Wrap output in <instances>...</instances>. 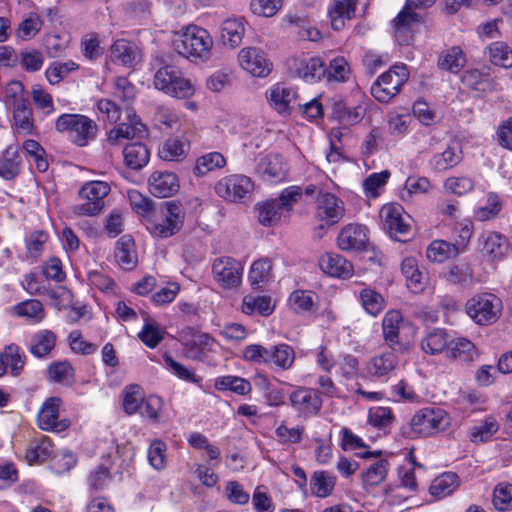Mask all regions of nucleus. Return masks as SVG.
<instances>
[{
  "instance_id": "nucleus-60",
  "label": "nucleus",
  "mask_w": 512,
  "mask_h": 512,
  "mask_svg": "<svg viewBox=\"0 0 512 512\" xmlns=\"http://www.w3.org/2000/svg\"><path fill=\"white\" fill-rule=\"evenodd\" d=\"M242 312L251 315L255 312L262 316H269L273 312L271 298L267 296H251L244 297L242 302Z\"/></svg>"
},
{
  "instance_id": "nucleus-20",
  "label": "nucleus",
  "mask_w": 512,
  "mask_h": 512,
  "mask_svg": "<svg viewBox=\"0 0 512 512\" xmlns=\"http://www.w3.org/2000/svg\"><path fill=\"white\" fill-rule=\"evenodd\" d=\"M481 253L492 261L503 259L510 248L507 237L499 232L483 233L478 239Z\"/></svg>"
},
{
  "instance_id": "nucleus-25",
  "label": "nucleus",
  "mask_w": 512,
  "mask_h": 512,
  "mask_svg": "<svg viewBox=\"0 0 512 512\" xmlns=\"http://www.w3.org/2000/svg\"><path fill=\"white\" fill-rule=\"evenodd\" d=\"M257 172L264 180L280 182L286 178L287 168L280 154L270 153L260 159L257 164Z\"/></svg>"
},
{
  "instance_id": "nucleus-43",
  "label": "nucleus",
  "mask_w": 512,
  "mask_h": 512,
  "mask_svg": "<svg viewBox=\"0 0 512 512\" xmlns=\"http://www.w3.org/2000/svg\"><path fill=\"white\" fill-rule=\"evenodd\" d=\"M272 278V261L261 258L254 261L250 267L248 279L252 287L262 289Z\"/></svg>"
},
{
  "instance_id": "nucleus-6",
  "label": "nucleus",
  "mask_w": 512,
  "mask_h": 512,
  "mask_svg": "<svg viewBox=\"0 0 512 512\" xmlns=\"http://www.w3.org/2000/svg\"><path fill=\"white\" fill-rule=\"evenodd\" d=\"M409 79V72L405 64L394 65L382 73L371 86L372 96L381 103H388L397 96L403 85Z\"/></svg>"
},
{
  "instance_id": "nucleus-61",
  "label": "nucleus",
  "mask_w": 512,
  "mask_h": 512,
  "mask_svg": "<svg viewBox=\"0 0 512 512\" xmlns=\"http://www.w3.org/2000/svg\"><path fill=\"white\" fill-rule=\"evenodd\" d=\"M111 468L112 464L107 459L90 472L87 479L90 490L100 491L108 485L111 480Z\"/></svg>"
},
{
  "instance_id": "nucleus-51",
  "label": "nucleus",
  "mask_w": 512,
  "mask_h": 512,
  "mask_svg": "<svg viewBox=\"0 0 512 512\" xmlns=\"http://www.w3.org/2000/svg\"><path fill=\"white\" fill-rule=\"evenodd\" d=\"M466 64V57L462 49L453 46L442 52L438 59V66L451 73H458Z\"/></svg>"
},
{
  "instance_id": "nucleus-46",
  "label": "nucleus",
  "mask_w": 512,
  "mask_h": 512,
  "mask_svg": "<svg viewBox=\"0 0 512 512\" xmlns=\"http://www.w3.org/2000/svg\"><path fill=\"white\" fill-rule=\"evenodd\" d=\"M401 271L407 281V287L414 293L424 289V277L414 257H406L401 263Z\"/></svg>"
},
{
  "instance_id": "nucleus-21",
  "label": "nucleus",
  "mask_w": 512,
  "mask_h": 512,
  "mask_svg": "<svg viewBox=\"0 0 512 512\" xmlns=\"http://www.w3.org/2000/svg\"><path fill=\"white\" fill-rule=\"evenodd\" d=\"M368 229L365 225L348 224L338 235V247L342 251H361L368 243Z\"/></svg>"
},
{
  "instance_id": "nucleus-5",
  "label": "nucleus",
  "mask_w": 512,
  "mask_h": 512,
  "mask_svg": "<svg viewBox=\"0 0 512 512\" xmlns=\"http://www.w3.org/2000/svg\"><path fill=\"white\" fill-rule=\"evenodd\" d=\"M153 84L156 89L179 99L189 98L195 93L194 85L174 65L159 68L154 74Z\"/></svg>"
},
{
  "instance_id": "nucleus-50",
  "label": "nucleus",
  "mask_w": 512,
  "mask_h": 512,
  "mask_svg": "<svg viewBox=\"0 0 512 512\" xmlns=\"http://www.w3.org/2000/svg\"><path fill=\"white\" fill-rule=\"evenodd\" d=\"M6 368L10 369L13 376H18L26 363V355L24 351L16 344H10L4 348L1 353Z\"/></svg>"
},
{
  "instance_id": "nucleus-57",
  "label": "nucleus",
  "mask_w": 512,
  "mask_h": 512,
  "mask_svg": "<svg viewBox=\"0 0 512 512\" xmlns=\"http://www.w3.org/2000/svg\"><path fill=\"white\" fill-rule=\"evenodd\" d=\"M135 96V86L127 77L120 76L114 80L113 97L124 104L123 109L125 112L132 110L130 106L133 103Z\"/></svg>"
},
{
  "instance_id": "nucleus-19",
  "label": "nucleus",
  "mask_w": 512,
  "mask_h": 512,
  "mask_svg": "<svg viewBox=\"0 0 512 512\" xmlns=\"http://www.w3.org/2000/svg\"><path fill=\"white\" fill-rule=\"evenodd\" d=\"M403 324V316L398 310H389L382 320V334L385 343L393 350L404 352L407 345L400 339V328Z\"/></svg>"
},
{
  "instance_id": "nucleus-3",
  "label": "nucleus",
  "mask_w": 512,
  "mask_h": 512,
  "mask_svg": "<svg viewBox=\"0 0 512 512\" xmlns=\"http://www.w3.org/2000/svg\"><path fill=\"white\" fill-rule=\"evenodd\" d=\"M55 129L66 133L73 144L84 147L93 141L98 133L97 123L86 115L62 114L55 122Z\"/></svg>"
},
{
  "instance_id": "nucleus-11",
  "label": "nucleus",
  "mask_w": 512,
  "mask_h": 512,
  "mask_svg": "<svg viewBox=\"0 0 512 512\" xmlns=\"http://www.w3.org/2000/svg\"><path fill=\"white\" fill-rule=\"evenodd\" d=\"M243 266L232 257H218L212 264L214 280L224 289H233L240 286Z\"/></svg>"
},
{
  "instance_id": "nucleus-13",
  "label": "nucleus",
  "mask_w": 512,
  "mask_h": 512,
  "mask_svg": "<svg viewBox=\"0 0 512 512\" xmlns=\"http://www.w3.org/2000/svg\"><path fill=\"white\" fill-rule=\"evenodd\" d=\"M290 404L302 417L317 415L322 408V399L315 389L298 387L289 397Z\"/></svg>"
},
{
  "instance_id": "nucleus-37",
  "label": "nucleus",
  "mask_w": 512,
  "mask_h": 512,
  "mask_svg": "<svg viewBox=\"0 0 512 512\" xmlns=\"http://www.w3.org/2000/svg\"><path fill=\"white\" fill-rule=\"evenodd\" d=\"M124 162L127 167L134 170L142 169L147 165L150 153L141 142H134L125 146L123 150Z\"/></svg>"
},
{
  "instance_id": "nucleus-55",
  "label": "nucleus",
  "mask_w": 512,
  "mask_h": 512,
  "mask_svg": "<svg viewBox=\"0 0 512 512\" xmlns=\"http://www.w3.org/2000/svg\"><path fill=\"white\" fill-rule=\"evenodd\" d=\"M226 165V158L220 152H210L196 160L193 173L198 176H204L211 171L221 169Z\"/></svg>"
},
{
  "instance_id": "nucleus-29",
  "label": "nucleus",
  "mask_w": 512,
  "mask_h": 512,
  "mask_svg": "<svg viewBox=\"0 0 512 512\" xmlns=\"http://www.w3.org/2000/svg\"><path fill=\"white\" fill-rule=\"evenodd\" d=\"M319 267L327 275L348 278L353 274V265L337 253H326L319 258Z\"/></svg>"
},
{
  "instance_id": "nucleus-33",
  "label": "nucleus",
  "mask_w": 512,
  "mask_h": 512,
  "mask_svg": "<svg viewBox=\"0 0 512 512\" xmlns=\"http://www.w3.org/2000/svg\"><path fill=\"white\" fill-rule=\"evenodd\" d=\"M449 343V335L445 329L433 328L422 338L420 345L426 354L436 355L447 350Z\"/></svg>"
},
{
  "instance_id": "nucleus-38",
  "label": "nucleus",
  "mask_w": 512,
  "mask_h": 512,
  "mask_svg": "<svg viewBox=\"0 0 512 512\" xmlns=\"http://www.w3.org/2000/svg\"><path fill=\"white\" fill-rule=\"evenodd\" d=\"M141 315L144 320V325L142 330L138 333V337L147 347L151 349L156 348L163 340L165 331L155 320L151 319L146 312L142 311Z\"/></svg>"
},
{
  "instance_id": "nucleus-31",
  "label": "nucleus",
  "mask_w": 512,
  "mask_h": 512,
  "mask_svg": "<svg viewBox=\"0 0 512 512\" xmlns=\"http://www.w3.org/2000/svg\"><path fill=\"white\" fill-rule=\"evenodd\" d=\"M115 260L124 270H132L137 265L134 240L129 235L122 236L115 247Z\"/></svg>"
},
{
  "instance_id": "nucleus-17",
  "label": "nucleus",
  "mask_w": 512,
  "mask_h": 512,
  "mask_svg": "<svg viewBox=\"0 0 512 512\" xmlns=\"http://www.w3.org/2000/svg\"><path fill=\"white\" fill-rule=\"evenodd\" d=\"M421 22V16L415 12L412 0H407L402 10L393 19L395 36L402 45H407L412 38L413 26Z\"/></svg>"
},
{
  "instance_id": "nucleus-39",
  "label": "nucleus",
  "mask_w": 512,
  "mask_h": 512,
  "mask_svg": "<svg viewBox=\"0 0 512 512\" xmlns=\"http://www.w3.org/2000/svg\"><path fill=\"white\" fill-rule=\"evenodd\" d=\"M21 157L15 147L9 146L0 156V177L13 180L20 173Z\"/></svg>"
},
{
  "instance_id": "nucleus-45",
  "label": "nucleus",
  "mask_w": 512,
  "mask_h": 512,
  "mask_svg": "<svg viewBox=\"0 0 512 512\" xmlns=\"http://www.w3.org/2000/svg\"><path fill=\"white\" fill-rule=\"evenodd\" d=\"M351 68L348 61L343 56H337L330 60L329 65L325 66V77L327 83H345L350 79Z\"/></svg>"
},
{
  "instance_id": "nucleus-22",
  "label": "nucleus",
  "mask_w": 512,
  "mask_h": 512,
  "mask_svg": "<svg viewBox=\"0 0 512 512\" xmlns=\"http://www.w3.org/2000/svg\"><path fill=\"white\" fill-rule=\"evenodd\" d=\"M395 352L387 351L370 358L366 366L368 374L377 380L387 381L399 363Z\"/></svg>"
},
{
  "instance_id": "nucleus-49",
  "label": "nucleus",
  "mask_w": 512,
  "mask_h": 512,
  "mask_svg": "<svg viewBox=\"0 0 512 512\" xmlns=\"http://www.w3.org/2000/svg\"><path fill=\"white\" fill-rule=\"evenodd\" d=\"M214 387L218 391H230L238 395H246L252 390L251 383L248 380L234 375L217 377Z\"/></svg>"
},
{
  "instance_id": "nucleus-54",
  "label": "nucleus",
  "mask_w": 512,
  "mask_h": 512,
  "mask_svg": "<svg viewBox=\"0 0 512 512\" xmlns=\"http://www.w3.org/2000/svg\"><path fill=\"white\" fill-rule=\"evenodd\" d=\"M336 484V477L327 471H316L311 477V491L320 498L331 495Z\"/></svg>"
},
{
  "instance_id": "nucleus-1",
  "label": "nucleus",
  "mask_w": 512,
  "mask_h": 512,
  "mask_svg": "<svg viewBox=\"0 0 512 512\" xmlns=\"http://www.w3.org/2000/svg\"><path fill=\"white\" fill-rule=\"evenodd\" d=\"M175 51L191 61H208L212 55L213 39L210 33L197 25L180 30L173 40Z\"/></svg>"
},
{
  "instance_id": "nucleus-2",
  "label": "nucleus",
  "mask_w": 512,
  "mask_h": 512,
  "mask_svg": "<svg viewBox=\"0 0 512 512\" xmlns=\"http://www.w3.org/2000/svg\"><path fill=\"white\" fill-rule=\"evenodd\" d=\"M450 425L447 412L439 407H424L418 410L409 424L401 427L406 438L429 437L444 431Z\"/></svg>"
},
{
  "instance_id": "nucleus-9",
  "label": "nucleus",
  "mask_w": 512,
  "mask_h": 512,
  "mask_svg": "<svg viewBox=\"0 0 512 512\" xmlns=\"http://www.w3.org/2000/svg\"><path fill=\"white\" fill-rule=\"evenodd\" d=\"M384 230L391 238L406 242L412 235L411 217L404 212L399 204H386L380 210Z\"/></svg>"
},
{
  "instance_id": "nucleus-7",
  "label": "nucleus",
  "mask_w": 512,
  "mask_h": 512,
  "mask_svg": "<svg viewBox=\"0 0 512 512\" xmlns=\"http://www.w3.org/2000/svg\"><path fill=\"white\" fill-rule=\"evenodd\" d=\"M465 310L476 324L491 325L501 315L502 301L492 293H480L466 302Z\"/></svg>"
},
{
  "instance_id": "nucleus-58",
  "label": "nucleus",
  "mask_w": 512,
  "mask_h": 512,
  "mask_svg": "<svg viewBox=\"0 0 512 512\" xmlns=\"http://www.w3.org/2000/svg\"><path fill=\"white\" fill-rule=\"evenodd\" d=\"M359 299L364 310L374 317L380 314L386 305L382 294L372 288H364L361 290Z\"/></svg>"
},
{
  "instance_id": "nucleus-48",
  "label": "nucleus",
  "mask_w": 512,
  "mask_h": 512,
  "mask_svg": "<svg viewBox=\"0 0 512 512\" xmlns=\"http://www.w3.org/2000/svg\"><path fill=\"white\" fill-rule=\"evenodd\" d=\"M294 361L295 351L290 345L280 343L270 347L269 365H274L281 370H289Z\"/></svg>"
},
{
  "instance_id": "nucleus-18",
  "label": "nucleus",
  "mask_w": 512,
  "mask_h": 512,
  "mask_svg": "<svg viewBox=\"0 0 512 512\" xmlns=\"http://www.w3.org/2000/svg\"><path fill=\"white\" fill-rule=\"evenodd\" d=\"M126 118L127 122H121L109 131L107 141L110 144L118 145L121 144L122 140L142 137L146 134L145 125L140 122L133 110L126 112Z\"/></svg>"
},
{
  "instance_id": "nucleus-47",
  "label": "nucleus",
  "mask_w": 512,
  "mask_h": 512,
  "mask_svg": "<svg viewBox=\"0 0 512 512\" xmlns=\"http://www.w3.org/2000/svg\"><path fill=\"white\" fill-rule=\"evenodd\" d=\"M395 420L390 407H371L367 414V423L373 428L388 433Z\"/></svg>"
},
{
  "instance_id": "nucleus-24",
  "label": "nucleus",
  "mask_w": 512,
  "mask_h": 512,
  "mask_svg": "<svg viewBox=\"0 0 512 512\" xmlns=\"http://www.w3.org/2000/svg\"><path fill=\"white\" fill-rule=\"evenodd\" d=\"M149 191L159 198L173 195L179 189V180L175 173L169 171H155L148 180Z\"/></svg>"
},
{
  "instance_id": "nucleus-36",
  "label": "nucleus",
  "mask_w": 512,
  "mask_h": 512,
  "mask_svg": "<svg viewBox=\"0 0 512 512\" xmlns=\"http://www.w3.org/2000/svg\"><path fill=\"white\" fill-rule=\"evenodd\" d=\"M267 98L275 110L284 113L289 110L290 104L296 99V92L290 87L276 84L267 91Z\"/></svg>"
},
{
  "instance_id": "nucleus-42",
  "label": "nucleus",
  "mask_w": 512,
  "mask_h": 512,
  "mask_svg": "<svg viewBox=\"0 0 512 512\" xmlns=\"http://www.w3.org/2000/svg\"><path fill=\"white\" fill-rule=\"evenodd\" d=\"M447 356L462 362L473 361L478 356L476 346L466 338L450 340Z\"/></svg>"
},
{
  "instance_id": "nucleus-35",
  "label": "nucleus",
  "mask_w": 512,
  "mask_h": 512,
  "mask_svg": "<svg viewBox=\"0 0 512 512\" xmlns=\"http://www.w3.org/2000/svg\"><path fill=\"white\" fill-rule=\"evenodd\" d=\"M53 455L52 441L48 436L40 435L26 449L25 458L30 464L43 463Z\"/></svg>"
},
{
  "instance_id": "nucleus-26",
  "label": "nucleus",
  "mask_w": 512,
  "mask_h": 512,
  "mask_svg": "<svg viewBox=\"0 0 512 512\" xmlns=\"http://www.w3.org/2000/svg\"><path fill=\"white\" fill-rule=\"evenodd\" d=\"M294 67L297 75L306 82H318L325 77V64L318 56L297 58Z\"/></svg>"
},
{
  "instance_id": "nucleus-41",
  "label": "nucleus",
  "mask_w": 512,
  "mask_h": 512,
  "mask_svg": "<svg viewBox=\"0 0 512 512\" xmlns=\"http://www.w3.org/2000/svg\"><path fill=\"white\" fill-rule=\"evenodd\" d=\"M460 250L456 244L444 240L432 241L426 249V257L429 261L443 263L449 258L457 257Z\"/></svg>"
},
{
  "instance_id": "nucleus-44",
  "label": "nucleus",
  "mask_w": 512,
  "mask_h": 512,
  "mask_svg": "<svg viewBox=\"0 0 512 512\" xmlns=\"http://www.w3.org/2000/svg\"><path fill=\"white\" fill-rule=\"evenodd\" d=\"M458 486V476L453 472H445L432 481L429 491L436 499H442L450 496Z\"/></svg>"
},
{
  "instance_id": "nucleus-15",
  "label": "nucleus",
  "mask_w": 512,
  "mask_h": 512,
  "mask_svg": "<svg viewBox=\"0 0 512 512\" xmlns=\"http://www.w3.org/2000/svg\"><path fill=\"white\" fill-rule=\"evenodd\" d=\"M344 202L332 193H320L316 201V217L326 225L337 224L344 216Z\"/></svg>"
},
{
  "instance_id": "nucleus-23",
  "label": "nucleus",
  "mask_w": 512,
  "mask_h": 512,
  "mask_svg": "<svg viewBox=\"0 0 512 512\" xmlns=\"http://www.w3.org/2000/svg\"><path fill=\"white\" fill-rule=\"evenodd\" d=\"M357 3L358 0H330L327 15L333 30H342L346 22L354 18Z\"/></svg>"
},
{
  "instance_id": "nucleus-12",
  "label": "nucleus",
  "mask_w": 512,
  "mask_h": 512,
  "mask_svg": "<svg viewBox=\"0 0 512 512\" xmlns=\"http://www.w3.org/2000/svg\"><path fill=\"white\" fill-rule=\"evenodd\" d=\"M60 405L61 399L58 397H50L42 404L37 415V423L41 430L62 432L70 426L68 419H59Z\"/></svg>"
},
{
  "instance_id": "nucleus-28",
  "label": "nucleus",
  "mask_w": 512,
  "mask_h": 512,
  "mask_svg": "<svg viewBox=\"0 0 512 512\" xmlns=\"http://www.w3.org/2000/svg\"><path fill=\"white\" fill-rule=\"evenodd\" d=\"M57 335L49 329H41L33 333L27 349L35 358L47 357L56 347Z\"/></svg>"
},
{
  "instance_id": "nucleus-59",
  "label": "nucleus",
  "mask_w": 512,
  "mask_h": 512,
  "mask_svg": "<svg viewBox=\"0 0 512 512\" xmlns=\"http://www.w3.org/2000/svg\"><path fill=\"white\" fill-rule=\"evenodd\" d=\"M502 208L503 203L500 196L495 192H489L486 204L475 209L474 218L481 222L493 220L499 215Z\"/></svg>"
},
{
  "instance_id": "nucleus-14",
  "label": "nucleus",
  "mask_w": 512,
  "mask_h": 512,
  "mask_svg": "<svg viewBox=\"0 0 512 512\" xmlns=\"http://www.w3.org/2000/svg\"><path fill=\"white\" fill-rule=\"evenodd\" d=\"M238 60L241 67L254 77H266L272 69V63L260 48H243L238 54Z\"/></svg>"
},
{
  "instance_id": "nucleus-62",
  "label": "nucleus",
  "mask_w": 512,
  "mask_h": 512,
  "mask_svg": "<svg viewBox=\"0 0 512 512\" xmlns=\"http://www.w3.org/2000/svg\"><path fill=\"white\" fill-rule=\"evenodd\" d=\"M79 68L80 66L72 60L66 62L56 61L48 66L45 75L50 84L56 85L71 72L77 71Z\"/></svg>"
},
{
  "instance_id": "nucleus-27",
  "label": "nucleus",
  "mask_w": 512,
  "mask_h": 512,
  "mask_svg": "<svg viewBox=\"0 0 512 512\" xmlns=\"http://www.w3.org/2000/svg\"><path fill=\"white\" fill-rule=\"evenodd\" d=\"M8 110L12 112V128L17 135L28 136L35 133L36 126L30 101Z\"/></svg>"
},
{
  "instance_id": "nucleus-4",
  "label": "nucleus",
  "mask_w": 512,
  "mask_h": 512,
  "mask_svg": "<svg viewBox=\"0 0 512 512\" xmlns=\"http://www.w3.org/2000/svg\"><path fill=\"white\" fill-rule=\"evenodd\" d=\"M111 191L110 185L105 181H88L79 189L80 203L72 207L77 216L94 217L102 213L105 208V199Z\"/></svg>"
},
{
  "instance_id": "nucleus-53",
  "label": "nucleus",
  "mask_w": 512,
  "mask_h": 512,
  "mask_svg": "<svg viewBox=\"0 0 512 512\" xmlns=\"http://www.w3.org/2000/svg\"><path fill=\"white\" fill-rule=\"evenodd\" d=\"M14 313L37 324L44 320L46 314L43 304L37 299H28L14 306Z\"/></svg>"
},
{
  "instance_id": "nucleus-56",
  "label": "nucleus",
  "mask_w": 512,
  "mask_h": 512,
  "mask_svg": "<svg viewBox=\"0 0 512 512\" xmlns=\"http://www.w3.org/2000/svg\"><path fill=\"white\" fill-rule=\"evenodd\" d=\"M215 340L208 334H201L195 337L187 345V354L190 358L204 361L208 358V354L213 350Z\"/></svg>"
},
{
  "instance_id": "nucleus-30",
  "label": "nucleus",
  "mask_w": 512,
  "mask_h": 512,
  "mask_svg": "<svg viewBox=\"0 0 512 512\" xmlns=\"http://www.w3.org/2000/svg\"><path fill=\"white\" fill-rule=\"evenodd\" d=\"M463 159L461 146L452 142L442 152L435 153L429 160L430 167L436 172H443L457 166Z\"/></svg>"
},
{
  "instance_id": "nucleus-16",
  "label": "nucleus",
  "mask_w": 512,
  "mask_h": 512,
  "mask_svg": "<svg viewBox=\"0 0 512 512\" xmlns=\"http://www.w3.org/2000/svg\"><path fill=\"white\" fill-rule=\"evenodd\" d=\"M110 59L114 64L133 68L142 60L139 46L127 39H117L110 46Z\"/></svg>"
},
{
  "instance_id": "nucleus-52",
  "label": "nucleus",
  "mask_w": 512,
  "mask_h": 512,
  "mask_svg": "<svg viewBox=\"0 0 512 512\" xmlns=\"http://www.w3.org/2000/svg\"><path fill=\"white\" fill-rule=\"evenodd\" d=\"M498 429L496 419L493 416H487L484 421L469 429L468 437L473 443H484L489 441Z\"/></svg>"
},
{
  "instance_id": "nucleus-10",
  "label": "nucleus",
  "mask_w": 512,
  "mask_h": 512,
  "mask_svg": "<svg viewBox=\"0 0 512 512\" xmlns=\"http://www.w3.org/2000/svg\"><path fill=\"white\" fill-rule=\"evenodd\" d=\"M254 183L250 177L243 174H230L222 177L215 184V193L222 199L242 203L252 193Z\"/></svg>"
},
{
  "instance_id": "nucleus-32",
  "label": "nucleus",
  "mask_w": 512,
  "mask_h": 512,
  "mask_svg": "<svg viewBox=\"0 0 512 512\" xmlns=\"http://www.w3.org/2000/svg\"><path fill=\"white\" fill-rule=\"evenodd\" d=\"M484 55L493 66L504 69L512 68V48L504 41L490 43L485 48Z\"/></svg>"
},
{
  "instance_id": "nucleus-34",
  "label": "nucleus",
  "mask_w": 512,
  "mask_h": 512,
  "mask_svg": "<svg viewBox=\"0 0 512 512\" xmlns=\"http://www.w3.org/2000/svg\"><path fill=\"white\" fill-rule=\"evenodd\" d=\"M245 33L244 20L241 17H231L221 25V38L224 45L231 48L238 47Z\"/></svg>"
},
{
  "instance_id": "nucleus-64",
  "label": "nucleus",
  "mask_w": 512,
  "mask_h": 512,
  "mask_svg": "<svg viewBox=\"0 0 512 512\" xmlns=\"http://www.w3.org/2000/svg\"><path fill=\"white\" fill-rule=\"evenodd\" d=\"M186 144L178 138L167 139L159 148V156L165 161H180L185 156Z\"/></svg>"
},
{
  "instance_id": "nucleus-63",
  "label": "nucleus",
  "mask_w": 512,
  "mask_h": 512,
  "mask_svg": "<svg viewBox=\"0 0 512 512\" xmlns=\"http://www.w3.org/2000/svg\"><path fill=\"white\" fill-rule=\"evenodd\" d=\"M492 503L499 512H507L512 509V484L508 482L498 483L493 490Z\"/></svg>"
},
{
  "instance_id": "nucleus-40",
  "label": "nucleus",
  "mask_w": 512,
  "mask_h": 512,
  "mask_svg": "<svg viewBox=\"0 0 512 512\" xmlns=\"http://www.w3.org/2000/svg\"><path fill=\"white\" fill-rule=\"evenodd\" d=\"M257 218L261 225L270 227L276 225L282 218L286 216L278 202L275 199H269L258 203L255 206Z\"/></svg>"
},
{
  "instance_id": "nucleus-8",
  "label": "nucleus",
  "mask_w": 512,
  "mask_h": 512,
  "mask_svg": "<svg viewBox=\"0 0 512 512\" xmlns=\"http://www.w3.org/2000/svg\"><path fill=\"white\" fill-rule=\"evenodd\" d=\"M185 211L175 201L164 203L160 211V219L150 223V233L159 238H168L177 234L183 227Z\"/></svg>"
}]
</instances>
